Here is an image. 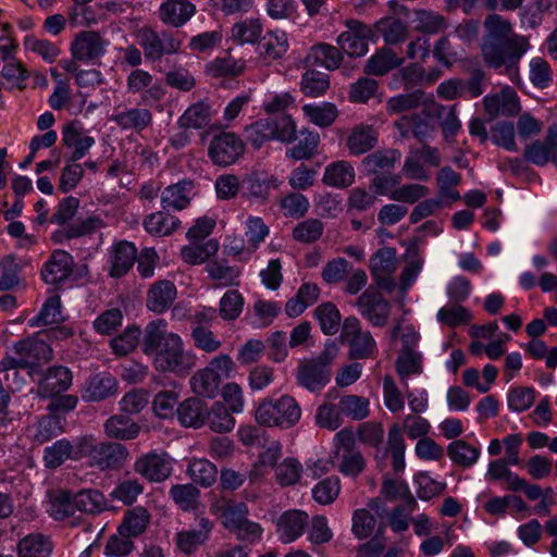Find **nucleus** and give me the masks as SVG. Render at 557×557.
I'll return each instance as SVG.
<instances>
[{"mask_svg": "<svg viewBox=\"0 0 557 557\" xmlns=\"http://www.w3.org/2000/svg\"><path fill=\"white\" fill-rule=\"evenodd\" d=\"M163 319L149 322L144 331L143 352L152 358L154 369L162 373L187 376L197 364V357L185 348L181 336L166 331Z\"/></svg>", "mask_w": 557, "mask_h": 557, "instance_id": "1", "label": "nucleus"}, {"mask_svg": "<svg viewBox=\"0 0 557 557\" xmlns=\"http://www.w3.org/2000/svg\"><path fill=\"white\" fill-rule=\"evenodd\" d=\"M483 28L481 54L485 64L496 70L516 67L530 48L528 38L515 34L511 22L497 13L485 16Z\"/></svg>", "mask_w": 557, "mask_h": 557, "instance_id": "2", "label": "nucleus"}, {"mask_svg": "<svg viewBox=\"0 0 557 557\" xmlns=\"http://www.w3.org/2000/svg\"><path fill=\"white\" fill-rule=\"evenodd\" d=\"M129 457L126 446L116 442H96L91 435L76 440L74 460L87 458V465L99 471H115L124 467Z\"/></svg>", "mask_w": 557, "mask_h": 557, "instance_id": "3", "label": "nucleus"}, {"mask_svg": "<svg viewBox=\"0 0 557 557\" xmlns=\"http://www.w3.org/2000/svg\"><path fill=\"white\" fill-rule=\"evenodd\" d=\"M338 354L334 341H327L321 354L299 362L296 371V382L309 392H320L331 381V363Z\"/></svg>", "mask_w": 557, "mask_h": 557, "instance_id": "4", "label": "nucleus"}, {"mask_svg": "<svg viewBox=\"0 0 557 557\" xmlns=\"http://www.w3.org/2000/svg\"><path fill=\"white\" fill-rule=\"evenodd\" d=\"M301 417V409L296 399L289 395L280 398L262 399L255 412L258 424L283 430L295 426Z\"/></svg>", "mask_w": 557, "mask_h": 557, "instance_id": "5", "label": "nucleus"}, {"mask_svg": "<svg viewBox=\"0 0 557 557\" xmlns=\"http://www.w3.org/2000/svg\"><path fill=\"white\" fill-rule=\"evenodd\" d=\"M137 38L145 58L152 62L161 60L164 55L177 53L182 47V41L172 33H158L149 26L138 29Z\"/></svg>", "mask_w": 557, "mask_h": 557, "instance_id": "6", "label": "nucleus"}, {"mask_svg": "<svg viewBox=\"0 0 557 557\" xmlns=\"http://www.w3.org/2000/svg\"><path fill=\"white\" fill-rule=\"evenodd\" d=\"M334 447L335 457L339 459V472L355 478L363 471L364 458L356 447L355 435L350 429H343L335 434Z\"/></svg>", "mask_w": 557, "mask_h": 557, "instance_id": "7", "label": "nucleus"}, {"mask_svg": "<svg viewBox=\"0 0 557 557\" xmlns=\"http://www.w3.org/2000/svg\"><path fill=\"white\" fill-rule=\"evenodd\" d=\"M245 152V144L235 133L223 132L211 139L208 157L211 162L221 168L235 164Z\"/></svg>", "mask_w": 557, "mask_h": 557, "instance_id": "8", "label": "nucleus"}, {"mask_svg": "<svg viewBox=\"0 0 557 557\" xmlns=\"http://www.w3.org/2000/svg\"><path fill=\"white\" fill-rule=\"evenodd\" d=\"M346 27L347 29L338 36L337 44L349 57L364 55L369 50V42L375 37L374 30L358 20H347Z\"/></svg>", "mask_w": 557, "mask_h": 557, "instance_id": "9", "label": "nucleus"}, {"mask_svg": "<svg viewBox=\"0 0 557 557\" xmlns=\"http://www.w3.org/2000/svg\"><path fill=\"white\" fill-rule=\"evenodd\" d=\"M133 469L148 482L161 483L172 474L173 466L168 453L152 450L139 456Z\"/></svg>", "mask_w": 557, "mask_h": 557, "instance_id": "10", "label": "nucleus"}, {"mask_svg": "<svg viewBox=\"0 0 557 557\" xmlns=\"http://www.w3.org/2000/svg\"><path fill=\"white\" fill-rule=\"evenodd\" d=\"M397 270L396 250L392 247L380 248L370 259V271L374 282L388 293L396 287L393 277Z\"/></svg>", "mask_w": 557, "mask_h": 557, "instance_id": "11", "label": "nucleus"}, {"mask_svg": "<svg viewBox=\"0 0 557 557\" xmlns=\"http://www.w3.org/2000/svg\"><path fill=\"white\" fill-rule=\"evenodd\" d=\"M360 314L373 326L386 325L391 314V304L381 293L371 288L366 289L356 300Z\"/></svg>", "mask_w": 557, "mask_h": 557, "instance_id": "12", "label": "nucleus"}, {"mask_svg": "<svg viewBox=\"0 0 557 557\" xmlns=\"http://www.w3.org/2000/svg\"><path fill=\"white\" fill-rule=\"evenodd\" d=\"M96 140L89 136L78 121L65 123L61 129V144L70 151L69 158L72 161L83 159L95 145Z\"/></svg>", "mask_w": 557, "mask_h": 557, "instance_id": "13", "label": "nucleus"}, {"mask_svg": "<svg viewBox=\"0 0 557 557\" xmlns=\"http://www.w3.org/2000/svg\"><path fill=\"white\" fill-rule=\"evenodd\" d=\"M213 522L206 517L196 519V525L182 530L175 534L176 548L184 555L195 554L200 546L205 545L213 530Z\"/></svg>", "mask_w": 557, "mask_h": 557, "instance_id": "14", "label": "nucleus"}, {"mask_svg": "<svg viewBox=\"0 0 557 557\" xmlns=\"http://www.w3.org/2000/svg\"><path fill=\"white\" fill-rule=\"evenodd\" d=\"M107 41L94 30L79 32L71 44V53L74 60L81 62H95L106 52Z\"/></svg>", "mask_w": 557, "mask_h": 557, "instance_id": "15", "label": "nucleus"}, {"mask_svg": "<svg viewBox=\"0 0 557 557\" xmlns=\"http://www.w3.org/2000/svg\"><path fill=\"white\" fill-rule=\"evenodd\" d=\"M74 258L67 251L55 249L44 263L41 277L45 283L59 285L67 281L74 272Z\"/></svg>", "mask_w": 557, "mask_h": 557, "instance_id": "16", "label": "nucleus"}, {"mask_svg": "<svg viewBox=\"0 0 557 557\" xmlns=\"http://www.w3.org/2000/svg\"><path fill=\"white\" fill-rule=\"evenodd\" d=\"M483 106L491 121L498 115L515 116L521 110L518 94L510 86L504 87L498 94L485 96Z\"/></svg>", "mask_w": 557, "mask_h": 557, "instance_id": "17", "label": "nucleus"}, {"mask_svg": "<svg viewBox=\"0 0 557 557\" xmlns=\"http://www.w3.org/2000/svg\"><path fill=\"white\" fill-rule=\"evenodd\" d=\"M309 525V515L300 509L284 511L275 522V532L278 540L284 543H293L298 540Z\"/></svg>", "mask_w": 557, "mask_h": 557, "instance_id": "18", "label": "nucleus"}, {"mask_svg": "<svg viewBox=\"0 0 557 557\" xmlns=\"http://www.w3.org/2000/svg\"><path fill=\"white\" fill-rule=\"evenodd\" d=\"M278 185L275 176L263 171H252L246 174L242 181L243 197L265 202L270 193L277 189Z\"/></svg>", "mask_w": 557, "mask_h": 557, "instance_id": "19", "label": "nucleus"}, {"mask_svg": "<svg viewBox=\"0 0 557 557\" xmlns=\"http://www.w3.org/2000/svg\"><path fill=\"white\" fill-rule=\"evenodd\" d=\"M44 332H40L37 336L20 341L14 345V352L16 356H21L25 369L34 368L52 358V348L39 337Z\"/></svg>", "mask_w": 557, "mask_h": 557, "instance_id": "20", "label": "nucleus"}, {"mask_svg": "<svg viewBox=\"0 0 557 557\" xmlns=\"http://www.w3.org/2000/svg\"><path fill=\"white\" fill-rule=\"evenodd\" d=\"M72 372L63 366L50 367L39 381L37 393L42 398H50L67 391L72 385Z\"/></svg>", "mask_w": 557, "mask_h": 557, "instance_id": "21", "label": "nucleus"}, {"mask_svg": "<svg viewBox=\"0 0 557 557\" xmlns=\"http://www.w3.org/2000/svg\"><path fill=\"white\" fill-rule=\"evenodd\" d=\"M196 13L195 4L189 0H165L158 10L159 20L172 27H181Z\"/></svg>", "mask_w": 557, "mask_h": 557, "instance_id": "22", "label": "nucleus"}, {"mask_svg": "<svg viewBox=\"0 0 557 557\" xmlns=\"http://www.w3.org/2000/svg\"><path fill=\"white\" fill-rule=\"evenodd\" d=\"M119 383L109 372H100L90 376L82 392V398L85 401H101L117 392Z\"/></svg>", "mask_w": 557, "mask_h": 557, "instance_id": "23", "label": "nucleus"}, {"mask_svg": "<svg viewBox=\"0 0 557 557\" xmlns=\"http://www.w3.org/2000/svg\"><path fill=\"white\" fill-rule=\"evenodd\" d=\"M136 258L137 249L133 243L122 240L114 244L109 253L110 276H124L133 268Z\"/></svg>", "mask_w": 557, "mask_h": 557, "instance_id": "24", "label": "nucleus"}, {"mask_svg": "<svg viewBox=\"0 0 557 557\" xmlns=\"http://www.w3.org/2000/svg\"><path fill=\"white\" fill-rule=\"evenodd\" d=\"M557 151V124L548 127L544 141L536 140L528 145L524 149L523 157L528 162L535 165H544Z\"/></svg>", "mask_w": 557, "mask_h": 557, "instance_id": "25", "label": "nucleus"}, {"mask_svg": "<svg viewBox=\"0 0 557 557\" xmlns=\"http://www.w3.org/2000/svg\"><path fill=\"white\" fill-rule=\"evenodd\" d=\"M394 127L401 138H417L420 143L425 141L434 132V126L421 114L413 113L403 115L394 122Z\"/></svg>", "mask_w": 557, "mask_h": 557, "instance_id": "26", "label": "nucleus"}, {"mask_svg": "<svg viewBox=\"0 0 557 557\" xmlns=\"http://www.w3.org/2000/svg\"><path fill=\"white\" fill-rule=\"evenodd\" d=\"M194 182L182 180L175 184L166 186L161 193V206L164 210H183L191 199Z\"/></svg>", "mask_w": 557, "mask_h": 557, "instance_id": "27", "label": "nucleus"}, {"mask_svg": "<svg viewBox=\"0 0 557 557\" xmlns=\"http://www.w3.org/2000/svg\"><path fill=\"white\" fill-rule=\"evenodd\" d=\"M103 221L97 215H90L84 220H77L52 233L51 239L55 244H63L66 240L78 238L101 228Z\"/></svg>", "mask_w": 557, "mask_h": 557, "instance_id": "28", "label": "nucleus"}, {"mask_svg": "<svg viewBox=\"0 0 557 557\" xmlns=\"http://www.w3.org/2000/svg\"><path fill=\"white\" fill-rule=\"evenodd\" d=\"M379 140V134L372 125L358 124L352 127L346 140V146L354 156L363 154L372 150Z\"/></svg>", "mask_w": 557, "mask_h": 557, "instance_id": "29", "label": "nucleus"}, {"mask_svg": "<svg viewBox=\"0 0 557 557\" xmlns=\"http://www.w3.org/2000/svg\"><path fill=\"white\" fill-rule=\"evenodd\" d=\"M342 61L343 54L341 50L337 47L325 42H319L312 46L305 58L307 65H319L329 71L338 69Z\"/></svg>", "mask_w": 557, "mask_h": 557, "instance_id": "30", "label": "nucleus"}, {"mask_svg": "<svg viewBox=\"0 0 557 557\" xmlns=\"http://www.w3.org/2000/svg\"><path fill=\"white\" fill-rule=\"evenodd\" d=\"M287 34L282 29L269 30L259 40L258 51L267 61L282 59L288 51Z\"/></svg>", "mask_w": 557, "mask_h": 557, "instance_id": "31", "label": "nucleus"}, {"mask_svg": "<svg viewBox=\"0 0 557 557\" xmlns=\"http://www.w3.org/2000/svg\"><path fill=\"white\" fill-rule=\"evenodd\" d=\"M176 413L182 425L197 429L206 423L208 407L200 398L190 397L178 405Z\"/></svg>", "mask_w": 557, "mask_h": 557, "instance_id": "32", "label": "nucleus"}, {"mask_svg": "<svg viewBox=\"0 0 557 557\" xmlns=\"http://www.w3.org/2000/svg\"><path fill=\"white\" fill-rule=\"evenodd\" d=\"M150 519L151 516L145 507L136 506L125 511L119 532L124 536L137 537L146 532Z\"/></svg>", "mask_w": 557, "mask_h": 557, "instance_id": "33", "label": "nucleus"}, {"mask_svg": "<svg viewBox=\"0 0 557 557\" xmlns=\"http://www.w3.org/2000/svg\"><path fill=\"white\" fill-rule=\"evenodd\" d=\"M404 61V58L398 57L392 49L382 48L367 60L364 73L382 76L400 66Z\"/></svg>", "mask_w": 557, "mask_h": 557, "instance_id": "34", "label": "nucleus"}, {"mask_svg": "<svg viewBox=\"0 0 557 557\" xmlns=\"http://www.w3.org/2000/svg\"><path fill=\"white\" fill-rule=\"evenodd\" d=\"M175 298V285L170 281H159L148 293L147 307L156 313H162L170 308Z\"/></svg>", "mask_w": 557, "mask_h": 557, "instance_id": "35", "label": "nucleus"}, {"mask_svg": "<svg viewBox=\"0 0 557 557\" xmlns=\"http://www.w3.org/2000/svg\"><path fill=\"white\" fill-rule=\"evenodd\" d=\"M140 426L129 417L115 414L104 423V432L108 437L120 441H131L138 436Z\"/></svg>", "mask_w": 557, "mask_h": 557, "instance_id": "36", "label": "nucleus"}, {"mask_svg": "<svg viewBox=\"0 0 557 557\" xmlns=\"http://www.w3.org/2000/svg\"><path fill=\"white\" fill-rule=\"evenodd\" d=\"M322 182L327 186L346 188L355 182V170L348 161L333 162L325 166Z\"/></svg>", "mask_w": 557, "mask_h": 557, "instance_id": "37", "label": "nucleus"}, {"mask_svg": "<svg viewBox=\"0 0 557 557\" xmlns=\"http://www.w3.org/2000/svg\"><path fill=\"white\" fill-rule=\"evenodd\" d=\"M412 23L414 30L423 35H436L448 27L447 18L435 11L419 9L414 10Z\"/></svg>", "mask_w": 557, "mask_h": 557, "instance_id": "38", "label": "nucleus"}, {"mask_svg": "<svg viewBox=\"0 0 557 557\" xmlns=\"http://www.w3.org/2000/svg\"><path fill=\"white\" fill-rule=\"evenodd\" d=\"M428 102V95L421 89H416L410 92L400 94L389 98L386 102V111L388 114H400L406 111L418 109Z\"/></svg>", "mask_w": 557, "mask_h": 557, "instance_id": "39", "label": "nucleus"}, {"mask_svg": "<svg viewBox=\"0 0 557 557\" xmlns=\"http://www.w3.org/2000/svg\"><path fill=\"white\" fill-rule=\"evenodd\" d=\"M76 443L62 438L44 449V465L48 469H57L67 459H74Z\"/></svg>", "mask_w": 557, "mask_h": 557, "instance_id": "40", "label": "nucleus"}, {"mask_svg": "<svg viewBox=\"0 0 557 557\" xmlns=\"http://www.w3.org/2000/svg\"><path fill=\"white\" fill-rule=\"evenodd\" d=\"M52 543L40 533H30L23 537L17 545L18 557H49Z\"/></svg>", "mask_w": 557, "mask_h": 557, "instance_id": "41", "label": "nucleus"}, {"mask_svg": "<svg viewBox=\"0 0 557 557\" xmlns=\"http://www.w3.org/2000/svg\"><path fill=\"white\" fill-rule=\"evenodd\" d=\"M206 271L208 276L218 283L219 286L239 285V269L232 267L226 260L213 259L207 262Z\"/></svg>", "mask_w": 557, "mask_h": 557, "instance_id": "42", "label": "nucleus"}, {"mask_svg": "<svg viewBox=\"0 0 557 557\" xmlns=\"http://www.w3.org/2000/svg\"><path fill=\"white\" fill-rule=\"evenodd\" d=\"M73 506L81 512L97 515L106 509L107 499L99 490L86 488L74 494Z\"/></svg>", "mask_w": 557, "mask_h": 557, "instance_id": "43", "label": "nucleus"}, {"mask_svg": "<svg viewBox=\"0 0 557 557\" xmlns=\"http://www.w3.org/2000/svg\"><path fill=\"white\" fill-rule=\"evenodd\" d=\"M112 120L122 129L141 132L152 121V114L148 109L133 108L113 115Z\"/></svg>", "mask_w": 557, "mask_h": 557, "instance_id": "44", "label": "nucleus"}, {"mask_svg": "<svg viewBox=\"0 0 557 557\" xmlns=\"http://www.w3.org/2000/svg\"><path fill=\"white\" fill-rule=\"evenodd\" d=\"M190 387L193 392L199 396L214 398L218 395L221 380L213 374L207 367L198 370L190 377Z\"/></svg>", "mask_w": 557, "mask_h": 557, "instance_id": "45", "label": "nucleus"}, {"mask_svg": "<svg viewBox=\"0 0 557 557\" xmlns=\"http://www.w3.org/2000/svg\"><path fill=\"white\" fill-rule=\"evenodd\" d=\"M180 224L178 218L161 211L153 212L144 220L145 230L157 236L171 235Z\"/></svg>", "mask_w": 557, "mask_h": 557, "instance_id": "46", "label": "nucleus"}, {"mask_svg": "<svg viewBox=\"0 0 557 557\" xmlns=\"http://www.w3.org/2000/svg\"><path fill=\"white\" fill-rule=\"evenodd\" d=\"M406 444L401 428L393 424L387 433V451L392 456V467L395 473L403 472L405 469Z\"/></svg>", "mask_w": 557, "mask_h": 557, "instance_id": "47", "label": "nucleus"}, {"mask_svg": "<svg viewBox=\"0 0 557 557\" xmlns=\"http://www.w3.org/2000/svg\"><path fill=\"white\" fill-rule=\"evenodd\" d=\"M480 454V448L462 440H456L447 446V455L450 460L462 468L472 467L478 461Z\"/></svg>", "mask_w": 557, "mask_h": 557, "instance_id": "48", "label": "nucleus"}, {"mask_svg": "<svg viewBox=\"0 0 557 557\" xmlns=\"http://www.w3.org/2000/svg\"><path fill=\"white\" fill-rule=\"evenodd\" d=\"M210 120V107L200 101L188 107L183 115L180 116L177 124L181 128L199 129L207 126Z\"/></svg>", "mask_w": 557, "mask_h": 557, "instance_id": "49", "label": "nucleus"}, {"mask_svg": "<svg viewBox=\"0 0 557 557\" xmlns=\"http://www.w3.org/2000/svg\"><path fill=\"white\" fill-rule=\"evenodd\" d=\"M169 495L183 511L195 510L199 505L200 491L191 483L172 485Z\"/></svg>", "mask_w": 557, "mask_h": 557, "instance_id": "50", "label": "nucleus"}, {"mask_svg": "<svg viewBox=\"0 0 557 557\" xmlns=\"http://www.w3.org/2000/svg\"><path fill=\"white\" fill-rule=\"evenodd\" d=\"M246 67V62L232 55L216 58L207 64V73L212 77H235L240 75Z\"/></svg>", "mask_w": 557, "mask_h": 557, "instance_id": "51", "label": "nucleus"}, {"mask_svg": "<svg viewBox=\"0 0 557 557\" xmlns=\"http://www.w3.org/2000/svg\"><path fill=\"white\" fill-rule=\"evenodd\" d=\"M263 25L259 18H245L232 26V38L239 44H255L261 38Z\"/></svg>", "mask_w": 557, "mask_h": 557, "instance_id": "52", "label": "nucleus"}, {"mask_svg": "<svg viewBox=\"0 0 557 557\" xmlns=\"http://www.w3.org/2000/svg\"><path fill=\"white\" fill-rule=\"evenodd\" d=\"M187 474L195 483L210 487L216 481L218 469L207 459H194L187 467Z\"/></svg>", "mask_w": 557, "mask_h": 557, "instance_id": "53", "label": "nucleus"}, {"mask_svg": "<svg viewBox=\"0 0 557 557\" xmlns=\"http://www.w3.org/2000/svg\"><path fill=\"white\" fill-rule=\"evenodd\" d=\"M384 42L389 46L404 42L408 37V26L399 18H383L376 24Z\"/></svg>", "mask_w": 557, "mask_h": 557, "instance_id": "54", "label": "nucleus"}, {"mask_svg": "<svg viewBox=\"0 0 557 557\" xmlns=\"http://www.w3.org/2000/svg\"><path fill=\"white\" fill-rule=\"evenodd\" d=\"M272 117L260 119L245 128L246 140L253 147L260 148L265 143L275 139Z\"/></svg>", "mask_w": 557, "mask_h": 557, "instance_id": "55", "label": "nucleus"}, {"mask_svg": "<svg viewBox=\"0 0 557 557\" xmlns=\"http://www.w3.org/2000/svg\"><path fill=\"white\" fill-rule=\"evenodd\" d=\"M438 323L448 327H457L469 324L472 320L471 311L460 304L453 302L442 307L436 314Z\"/></svg>", "mask_w": 557, "mask_h": 557, "instance_id": "56", "label": "nucleus"}, {"mask_svg": "<svg viewBox=\"0 0 557 557\" xmlns=\"http://www.w3.org/2000/svg\"><path fill=\"white\" fill-rule=\"evenodd\" d=\"M342 416L354 421H361L370 414V401L368 398L358 395H345L338 401Z\"/></svg>", "mask_w": 557, "mask_h": 557, "instance_id": "57", "label": "nucleus"}, {"mask_svg": "<svg viewBox=\"0 0 557 557\" xmlns=\"http://www.w3.org/2000/svg\"><path fill=\"white\" fill-rule=\"evenodd\" d=\"M330 87V77L323 72L317 70H307L301 77L300 90L307 97H320L325 94Z\"/></svg>", "mask_w": 557, "mask_h": 557, "instance_id": "58", "label": "nucleus"}, {"mask_svg": "<svg viewBox=\"0 0 557 557\" xmlns=\"http://www.w3.org/2000/svg\"><path fill=\"white\" fill-rule=\"evenodd\" d=\"M206 422L216 433H226L234 429L235 419L223 403L216 401L208 410Z\"/></svg>", "mask_w": 557, "mask_h": 557, "instance_id": "59", "label": "nucleus"}, {"mask_svg": "<svg viewBox=\"0 0 557 557\" xmlns=\"http://www.w3.org/2000/svg\"><path fill=\"white\" fill-rule=\"evenodd\" d=\"M302 111L311 123L320 127H327L332 125L338 115L335 104L331 102L305 104L302 107Z\"/></svg>", "mask_w": 557, "mask_h": 557, "instance_id": "60", "label": "nucleus"}, {"mask_svg": "<svg viewBox=\"0 0 557 557\" xmlns=\"http://www.w3.org/2000/svg\"><path fill=\"white\" fill-rule=\"evenodd\" d=\"M245 299L237 289H228L219 304V315L223 321H235L243 312Z\"/></svg>", "mask_w": 557, "mask_h": 557, "instance_id": "61", "label": "nucleus"}, {"mask_svg": "<svg viewBox=\"0 0 557 557\" xmlns=\"http://www.w3.org/2000/svg\"><path fill=\"white\" fill-rule=\"evenodd\" d=\"M400 157V152L396 149L377 150L368 154L362 163L369 172L376 173L394 169Z\"/></svg>", "mask_w": 557, "mask_h": 557, "instance_id": "62", "label": "nucleus"}, {"mask_svg": "<svg viewBox=\"0 0 557 557\" xmlns=\"http://www.w3.org/2000/svg\"><path fill=\"white\" fill-rule=\"evenodd\" d=\"M219 250V243L215 239H209L202 244H195L182 248L181 256L183 260L190 264H200L214 256Z\"/></svg>", "mask_w": 557, "mask_h": 557, "instance_id": "63", "label": "nucleus"}, {"mask_svg": "<svg viewBox=\"0 0 557 557\" xmlns=\"http://www.w3.org/2000/svg\"><path fill=\"white\" fill-rule=\"evenodd\" d=\"M314 315L318 319L321 331L324 334L334 335L338 332L342 317L334 304H321L315 308Z\"/></svg>", "mask_w": 557, "mask_h": 557, "instance_id": "64", "label": "nucleus"}]
</instances>
